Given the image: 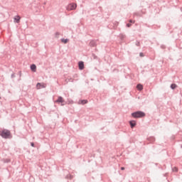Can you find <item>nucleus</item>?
Returning a JSON list of instances; mask_svg holds the SVG:
<instances>
[{
  "instance_id": "18",
  "label": "nucleus",
  "mask_w": 182,
  "mask_h": 182,
  "mask_svg": "<svg viewBox=\"0 0 182 182\" xmlns=\"http://www.w3.org/2000/svg\"><path fill=\"white\" fill-rule=\"evenodd\" d=\"M121 170H124V167H122V168H121Z\"/></svg>"
},
{
  "instance_id": "12",
  "label": "nucleus",
  "mask_w": 182,
  "mask_h": 182,
  "mask_svg": "<svg viewBox=\"0 0 182 182\" xmlns=\"http://www.w3.org/2000/svg\"><path fill=\"white\" fill-rule=\"evenodd\" d=\"M136 88L138 89V90H143V85H137Z\"/></svg>"
},
{
  "instance_id": "2",
  "label": "nucleus",
  "mask_w": 182,
  "mask_h": 182,
  "mask_svg": "<svg viewBox=\"0 0 182 182\" xmlns=\"http://www.w3.org/2000/svg\"><path fill=\"white\" fill-rule=\"evenodd\" d=\"M132 116L134 118L144 117V116H146V114H144V112H143L139 111V112H133L132 114Z\"/></svg>"
},
{
  "instance_id": "7",
  "label": "nucleus",
  "mask_w": 182,
  "mask_h": 182,
  "mask_svg": "<svg viewBox=\"0 0 182 182\" xmlns=\"http://www.w3.org/2000/svg\"><path fill=\"white\" fill-rule=\"evenodd\" d=\"M56 103H64L65 100H63V97H59L58 99L55 101Z\"/></svg>"
},
{
  "instance_id": "16",
  "label": "nucleus",
  "mask_w": 182,
  "mask_h": 182,
  "mask_svg": "<svg viewBox=\"0 0 182 182\" xmlns=\"http://www.w3.org/2000/svg\"><path fill=\"white\" fill-rule=\"evenodd\" d=\"M31 146H32V147H35V144H33V142H31Z\"/></svg>"
},
{
  "instance_id": "1",
  "label": "nucleus",
  "mask_w": 182,
  "mask_h": 182,
  "mask_svg": "<svg viewBox=\"0 0 182 182\" xmlns=\"http://www.w3.org/2000/svg\"><path fill=\"white\" fill-rule=\"evenodd\" d=\"M0 136H1L3 139H12L11 131L8 129H3L2 131H0Z\"/></svg>"
},
{
  "instance_id": "5",
  "label": "nucleus",
  "mask_w": 182,
  "mask_h": 182,
  "mask_svg": "<svg viewBox=\"0 0 182 182\" xmlns=\"http://www.w3.org/2000/svg\"><path fill=\"white\" fill-rule=\"evenodd\" d=\"M78 66H79V70H83V69H85V64L83 63L82 61H80L78 63Z\"/></svg>"
},
{
  "instance_id": "15",
  "label": "nucleus",
  "mask_w": 182,
  "mask_h": 182,
  "mask_svg": "<svg viewBox=\"0 0 182 182\" xmlns=\"http://www.w3.org/2000/svg\"><path fill=\"white\" fill-rule=\"evenodd\" d=\"M127 26L128 28H130V26H132V24L127 23Z\"/></svg>"
},
{
  "instance_id": "17",
  "label": "nucleus",
  "mask_w": 182,
  "mask_h": 182,
  "mask_svg": "<svg viewBox=\"0 0 182 182\" xmlns=\"http://www.w3.org/2000/svg\"><path fill=\"white\" fill-rule=\"evenodd\" d=\"M129 22H130L131 23H134V21H133V20H130Z\"/></svg>"
},
{
  "instance_id": "3",
  "label": "nucleus",
  "mask_w": 182,
  "mask_h": 182,
  "mask_svg": "<svg viewBox=\"0 0 182 182\" xmlns=\"http://www.w3.org/2000/svg\"><path fill=\"white\" fill-rule=\"evenodd\" d=\"M77 6L76 4H70L67 6V11H73V9H76Z\"/></svg>"
},
{
  "instance_id": "19",
  "label": "nucleus",
  "mask_w": 182,
  "mask_h": 182,
  "mask_svg": "<svg viewBox=\"0 0 182 182\" xmlns=\"http://www.w3.org/2000/svg\"><path fill=\"white\" fill-rule=\"evenodd\" d=\"M140 56H143V53H140Z\"/></svg>"
},
{
  "instance_id": "14",
  "label": "nucleus",
  "mask_w": 182,
  "mask_h": 182,
  "mask_svg": "<svg viewBox=\"0 0 182 182\" xmlns=\"http://www.w3.org/2000/svg\"><path fill=\"white\" fill-rule=\"evenodd\" d=\"M176 87H177V85H176V84H172V85H171V89H176Z\"/></svg>"
},
{
  "instance_id": "11",
  "label": "nucleus",
  "mask_w": 182,
  "mask_h": 182,
  "mask_svg": "<svg viewBox=\"0 0 182 182\" xmlns=\"http://www.w3.org/2000/svg\"><path fill=\"white\" fill-rule=\"evenodd\" d=\"M61 42L63 43H68L69 42V39H68V38H66V39L62 38L61 39Z\"/></svg>"
},
{
  "instance_id": "20",
  "label": "nucleus",
  "mask_w": 182,
  "mask_h": 182,
  "mask_svg": "<svg viewBox=\"0 0 182 182\" xmlns=\"http://www.w3.org/2000/svg\"><path fill=\"white\" fill-rule=\"evenodd\" d=\"M56 35H59V33H56Z\"/></svg>"
},
{
  "instance_id": "13",
  "label": "nucleus",
  "mask_w": 182,
  "mask_h": 182,
  "mask_svg": "<svg viewBox=\"0 0 182 182\" xmlns=\"http://www.w3.org/2000/svg\"><path fill=\"white\" fill-rule=\"evenodd\" d=\"M172 171L175 172V173H177V171H178V168L177 167H173L172 168Z\"/></svg>"
},
{
  "instance_id": "9",
  "label": "nucleus",
  "mask_w": 182,
  "mask_h": 182,
  "mask_svg": "<svg viewBox=\"0 0 182 182\" xmlns=\"http://www.w3.org/2000/svg\"><path fill=\"white\" fill-rule=\"evenodd\" d=\"M129 124H130L132 129H133V127H134V126H136V121H130Z\"/></svg>"
},
{
  "instance_id": "4",
  "label": "nucleus",
  "mask_w": 182,
  "mask_h": 182,
  "mask_svg": "<svg viewBox=\"0 0 182 182\" xmlns=\"http://www.w3.org/2000/svg\"><path fill=\"white\" fill-rule=\"evenodd\" d=\"M44 87H46V84L45 83H37L36 88L37 89H44Z\"/></svg>"
},
{
  "instance_id": "8",
  "label": "nucleus",
  "mask_w": 182,
  "mask_h": 182,
  "mask_svg": "<svg viewBox=\"0 0 182 182\" xmlns=\"http://www.w3.org/2000/svg\"><path fill=\"white\" fill-rule=\"evenodd\" d=\"M31 70L33 71V72H36V65L35 64H33L31 65Z\"/></svg>"
},
{
  "instance_id": "21",
  "label": "nucleus",
  "mask_w": 182,
  "mask_h": 182,
  "mask_svg": "<svg viewBox=\"0 0 182 182\" xmlns=\"http://www.w3.org/2000/svg\"><path fill=\"white\" fill-rule=\"evenodd\" d=\"M61 106H63V104H61Z\"/></svg>"
},
{
  "instance_id": "10",
  "label": "nucleus",
  "mask_w": 182,
  "mask_h": 182,
  "mask_svg": "<svg viewBox=\"0 0 182 182\" xmlns=\"http://www.w3.org/2000/svg\"><path fill=\"white\" fill-rule=\"evenodd\" d=\"M86 103H87V100H82L79 101L80 105H86Z\"/></svg>"
},
{
  "instance_id": "6",
  "label": "nucleus",
  "mask_w": 182,
  "mask_h": 182,
  "mask_svg": "<svg viewBox=\"0 0 182 182\" xmlns=\"http://www.w3.org/2000/svg\"><path fill=\"white\" fill-rule=\"evenodd\" d=\"M14 22H16V23H19V22H21V16H14Z\"/></svg>"
}]
</instances>
